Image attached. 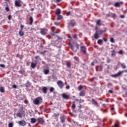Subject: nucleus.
I'll return each instance as SVG.
<instances>
[{
    "mask_svg": "<svg viewBox=\"0 0 127 127\" xmlns=\"http://www.w3.org/2000/svg\"><path fill=\"white\" fill-rule=\"evenodd\" d=\"M74 59H75L77 62H79V58H77L76 57H74Z\"/></svg>",
    "mask_w": 127,
    "mask_h": 127,
    "instance_id": "49530a36",
    "label": "nucleus"
},
{
    "mask_svg": "<svg viewBox=\"0 0 127 127\" xmlns=\"http://www.w3.org/2000/svg\"><path fill=\"white\" fill-rule=\"evenodd\" d=\"M73 38H74V39H78V37L77 36V34H74L73 36Z\"/></svg>",
    "mask_w": 127,
    "mask_h": 127,
    "instance_id": "a19ab883",
    "label": "nucleus"
},
{
    "mask_svg": "<svg viewBox=\"0 0 127 127\" xmlns=\"http://www.w3.org/2000/svg\"><path fill=\"white\" fill-rule=\"evenodd\" d=\"M110 42H111L112 43H115V40L114 39V38L111 37V38H110Z\"/></svg>",
    "mask_w": 127,
    "mask_h": 127,
    "instance_id": "72a5a7b5",
    "label": "nucleus"
},
{
    "mask_svg": "<svg viewBox=\"0 0 127 127\" xmlns=\"http://www.w3.org/2000/svg\"><path fill=\"white\" fill-rule=\"evenodd\" d=\"M80 49L83 54H87V48L85 46H81Z\"/></svg>",
    "mask_w": 127,
    "mask_h": 127,
    "instance_id": "9b49d317",
    "label": "nucleus"
},
{
    "mask_svg": "<svg viewBox=\"0 0 127 127\" xmlns=\"http://www.w3.org/2000/svg\"><path fill=\"white\" fill-rule=\"evenodd\" d=\"M58 20H60V19H62V15L59 14L58 15Z\"/></svg>",
    "mask_w": 127,
    "mask_h": 127,
    "instance_id": "473e14b6",
    "label": "nucleus"
},
{
    "mask_svg": "<svg viewBox=\"0 0 127 127\" xmlns=\"http://www.w3.org/2000/svg\"><path fill=\"white\" fill-rule=\"evenodd\" d=\"M24 27V25H20V30H21V31H22V30H23V28Z\"/></svg>",
    "mask_w": 127,
    "mask_h": 127,
    "instance_id": "c03bdc74",
    "label": "nucleus"
},
{
    "mask_svg": "<svg viewBox=\"0 0 127 127\" xmlns=\"http://www.w3.org/2000/svg\"><path fill=\"white\" fill-rule=\"evenodd\" d=\"M55 13L57 15H59L61 13V9L60 8H57L55 11Z\"/></svg>",
    "mask_w": 127,
    "mask_h": 127,
    "instance_id": "f3484780",
    "label": "nucleus"
},
{
    "mask_svg": "<svg viewBox=\"0 0 127 127\" xmlns=\"http://www.w3.org/2000/svg\"><path fill=\"white\" fill-rule=\"evenodd\" d=\"M116 16H117V15L116 14V13H113L112 14V17L113 18H115L116 17Z\"/></svg>",
    "mask_w": 127,
    "mask_h": 127,
    "instance_id": "de8ad7c7",
    "label": "nucleus"
},
{
    "mask_svg": "<svg viewBox=\"0 0 127 127\" xmlns=\"http://www.w3.org/2000/svg\"><path fill=\"white\" fill-rule=\"evenodd\" d=\"M120 17L121 18H125V15H121Z\"/></svg>",
    "mask_w": 127,
    "mask_h": 127,
    "instance_id": "680f3d73",
    "label": "nucleus"
},
{
    "mask_svg": "<svg viewBox=\"0 0 127 127\" xmlns=\"http://www.w3.org/2000/svg\"><path fill=\"white\" fill-rule=\"evenodd\" d=\"M18 125L21 126V127H24L25 126H26V122L24 120H21L18 122Z\"/></svg>",
    "mask_w": 127,
    "mask_h": 127,
    "instance_id": "1a4fd4ad",
    "label": "nucleus"
},
{
    "mask_svg": "<svg viewBox=\"0 0 127 127\" xmlns=\"http://www.w3.org/2000/svg\"><path fill=\"white\" fill-rule=\"evenodd\" d=\"M25 86L26 87V88L30 87V83H29V81H27V82L25 84Z\"/></svg>",
    "mask_w": 127,
    "mask_h": 127,
    "instance_id": "cd10ccee",
    "label": "nucleus"
},
{
    "mask_svg": "<svg viewBox=\"0 0 127 127\" xmlns=\"http://www.w3.org/2000/svg\"><path fill=\"white\" fill-rule=\"evenodd\" d=\"M56 27H54V26H53L51 27V29H53V30H55Z\"/></svg>",
    "mask_w": 127,
    "mask_h": 127,
    "instance_id": "69168bd1",
    "label": "nucleus"
},
{
    "mask_svg": "<svg viewBox=\"0 0 127 127\" xmlns=\"http://www.w3.org/2000/svg\"><path fill=\"white\" fill-rule=\"evenodd\" d=\"M65 88L67 90H69V89H70V86L66 85Z\"/></svg>",
    "mask_w": 127,
    "mask_h": 127,
    "instance_id": "13d9d810",
    "label": "nucleus"
},
{
    "mask_svg": "<svg viewBox=\"0 0 127 127\" xmlns=\"http://www.w3.org/2000/svg\"><path fill=\"white\" fill-rule=\"evenodd\" d=\"M36 121H37V120L34 118H31V124H35L36 123Z\"/></svg>",
    "mask_w": 127,
    "mask_h": 127,
    "instance_id": "6ab92c4d",
    "label": "nucleus"
},
{
    "mask_svg": "<svg viewBox=\"0 0 127 127\" xmlns=\"http://www.w3.org/2000/svg\"><path fill=\"white\" fill-rule=\"evenodd\" d=\"M111 56L114 57L116 56V51L115 50H113V51H111Z\"/></svg>",
    "mask_w": 127,
    "mask_h": 127,
    "instance_id": "5701e85b",
    "label": "nucleus"
},
{
    "mask_svg": "<svg viewBox=\"0 0 127 127\" xmlns=\"http://www.w3.org/2000/svg\"><path fill=\"white\" fill-rule=\"evenodd\" d=\"M0 67H1L2 68H4L5 67V65L3 64H0Z\"/></svg>",
    "mask_w": 127,
    "mask_h": 127,
    "instance_id": "09e8293b",
    "label": "nucleus"
},
{
    "mask_svg": "<svg viewBox=\"0 0 127 127\" xmlns=\"http://www.w3.org/2000/svg\"><path fill=\"white\" fill-rule=\"evenodd\" d=\"M66 66L70 68L71 67V63L69 62H68L66 63Z\"/></svg>",
    "mask_w": 127,
    "mask_h": 127,
    "instance_id": "e433bc0d",
    "label": "nucleus"
},
{
    "mask_svg": "<svg viewBox=\"0 0 127 127\" xmlns=\"http://www.w3.org/2000/svg\"><path fill=\"white\" fill-rule=\"evenodd\" d=\"M123 50H120V51H119V54H123Z\"/></svg>",
    "mask_w": 127,
    "mask_h": 127,
    "instance_id": "bf43d9fd",
    "label": "nucleus"
},
{
    "mask_svg": "<svg viewBox=\"0 0 127 127\" xmlns=\"http://www.w3.org/2000/svg\"><path fill=\"white\" fill-rule=\"evenodd\" d=\"M48 32V29L43 28L40 29V33L42 35H46Z\"/></svg>",
    "mask_w": 127,
    "mask_h": 127,
    "instance_id": "7ed1b4c3",
    "label": "nucleus"
},
{
    "mask_svg": "<svg viewBox=\"0 0 127 127\" xmlns=\"http://www.w3.org/2000/svg\"><path fill=\"white\" fill-rule=\"evenodd\" d=\"M61 123H65V118H64L63 116L61 117Z\"/></svg>",
    "mask_w": 127,
    "mask_h": 127,
    "instance_id": "a878e982",
    "label": "nucleus"
},
{
    "mask_svg": "<svg viewBox=\"0 0 127 127\" xmlns=\"http://www.w3.org/2000/svg\"><path fill=\"white\" fill-rule=\"evenodd\" d=\"M78 89V91H81V90L83 89V86L79 85Z\"/></svg>",
    "mask_w": 127,
    "mask_h": 127,
    "instance_id": "c9c22d12",
    "label": "nucleus"
},
{
    "mask_svg": "<svg viewBox=\"0 0 127 127\" xmlns=\"http://www.w3.org/2000/svg\"><path fill=\"white\" fill-rule=\"evenodd\" d=\"M70 25H71V26H72V27H74V26H75V23L74 22H70L69 23Z\"/></svg>",
    "mask_w": 127,
    "mask_h": 127,
    "instance_id": "58836bf2",
    "label": "nucleus"
},
{
    "mask_svg": "<svg viewBox=\"0 0 127 127\" xmlns=\"http://www.w3.org/2000/svg\"><path fill=\"white\" fill-rule=\"evenodd\" d=\"M24 104H28V100H25L24 101Z\"/></svg>",
    "mask_w": 127,
    "mask_h": 127,
    "instance_id": "5fc2aeb1",
    "label": "nucleus"
},
{
    "mask_svg": "<svg viewBox=\"0 0 127 127\" xmlns=\"http://www.w3.org/2000/svg\"><path fill=\"white\" fill-rule=\"evenodd\" d=\"M62 97H63V99H65V100H69V98H70V96L67 95V94L65 93H63L62 95Z\"/></svg>",
    "mask_w": 127,
    "mask_h": 127,
    "instance_id": "4468645a",
    "label": "nucleus"
},
{
    "mask_svg": "<svg viewBox=\"0 0 127 127\" xmlns=\"http://www.w3.org/2000/svg\"><path fill=\"white\" fill-rule=\"evenodd\" d=\"M78 108L79 110H81V109L82 108V105L80 104L78 106Z\"/></svg>",
    "mask_w": 127,
    "mask_h": 127,
    "instance_id": "338daca9",
    "label": "nucleus"
},
{
    "mask_svg": "<svg viewBox=\"0 0 127 127\" xmlns=\"http://www.w3.org/2000/svg\"><path fill=\"white\" fill-rule=\"evenodd\" d=\"M96 25L100 26L101 25V20L98 19L96 21Z\"/></svg>",
    "mask_w": 127,
    "mask_h": 127,
    "instance_id": "bb28decb",
    "label": "nucleus"
},
{
    "mask_svg": "<svg viewBox=\"0 0 127 127\" xmlns=\"http://www.w3.org/2000/svg\"><path fill=\"white\" fill-rule=\"evenodd\" d=\"M5 9H6V11H9V7H6Z\"/></svg>",
    "mask_w": 127,
    "mask_h": 127,
    "instance_id": "052dcab7",
    "label": "nucleus"
},
{
    "mask_svg": "<svg viewBox=\"0 0 127 127\" xmlns=\"http://www.w3.org/2000/svg\"><path fill=\"white\" fill-rule=\"evenodd\" d=\"M113 86V84L111 83H108V84H107V87L109 88V87H111V86Z\"/></svg>",
    "mask_w": 127,
    "mask_h": 127,
    "instance_id": "37998d69",
    "label": "nucleus"
},
{
    "mask_svg": "<svg viewBox=\"0 0 127 127\" xmlns=\"http://www.w3.org/2000/svg\"><path fill=\"white\" fill-rule=\"evenodd\" d=\"M43 93H44V94H46L47 93V87H43Z\"/></svg>",
    "mask_w": 127,
    "mask_h": 127,
    "instance_id": "aec40b11",
    "label": "nucleus"
},
{
    "mask_svg": "<svg viewBox=\"0 0 127 127\" xmlns=\"http://www.w3.org/2000/svg\"><path fill=\"white\" fill-rule=\"evenodd\" d=\"M72 110H74L76 109V104H75V102H73L72 105L71 106Z\"/></svg>",
    "mask_w": 127,
    "mask_h": 127,
    "instance_id": "393cba45",
    "label": "nucleus"
},
{
    "mask_svg": "<svg viewBox=\"0 0 127 127\" xmlns=\"http://www.w3.org/2000/svg\"><path fill=\"white\" fill-rule=\"evenodd\" d=\"M121 67L123 68V69H126L127 68V66L126 65V64H125L123 63L121 64Z\"/></svg>",
    "mask_w": 127,
    "mask_h": 127,
    "instance_id": "7c9ffc66",
    "label": "nucleus"
},
{
    "mask_svg": "<svg viewBox=\"0 0 127 127\" xmlns=\"http://www.w3.org/2000/svg\"><path fill=\"white\" fill-rule=\"evenodd\" d=\"M100 34H99V33L98 32V31L95 32V33L94 35V37L95 39H98V38L100 37L99 36Z\"/></svg>",
    "mask_w": 127,
    "mask_h": 127,
    "instance_id": "dca6fc26",
    "label": "nucleus"
},
{
    "mask_svg": "<svg viewBox=\"0 0 127 127\" xmlns=\"http://www.w3.org/2000/svg\"><path fill=\"white\" fill-rule=\"evenodd\" d=\"M115 127H120V123L119 122H117L115 124Z\"/></svg>",
    "mask_w": 127,
    "mask_h": 127,
    "instance_id": "f704fd0d",
    "label": "nucleus"
},
{
    "mask_svg": "<svg viewBox=\"0 0 127 127\" xmlns=\"http://www.w3.org/2000/svg\"><path fill=\"white\" fill-rule=\"evenodd\" d=\"M29 24L30 25H32V24L33 23V17L32 16H31L29 18Z\"/></svg>",
    "mask_w": 127,
    "mask_h": 127,
    "instance_id": "a211bd4d",
    "label": "nucleus"
},
{
    "mask_svg": "<svg viewBox=\"0 0 127 127\" xmlns=\"http://www.w3.org/2000/svg\"><path fill=\"white\" fill-rule=\"evenodd\" d=\"M36 65H37V64L32 63L31 64V67L33 68H35V67H36Z\"/></svg>",
    "mask_w": 127,
    "mask_h": 127,
    "instance_id": "b1692460",
    "label": "nucleus"
},
{
    "mask_svg": "<svg viewBox=\"0 0 127 127\" xmlns=\"http://www.w3.org/2000/svg\"><path fill=\"white\" fill-rule=\"evenodd\" d=\"M52 33L51 34H52V35H53V36H55V34H56V33H57V32H55V30H52Z\"/></svg>",
    "mask_w": 127,
    "mask_h": 127,
    "instance_id": "2f4dec72",
    "label": "nucleus"
},
{
    "mask_svg": "<svg viewBox=\"0 0 127 127\" xmlns=\"http://www.w3.org/2000/svg\"><path fill=\"white\" fill-rule=\"evenodd\" d=\"M103 40H104V41H105V42H107V41H108V39L105 38H103Z\"/></svg>",
    "mask_w": 127,
    "mask_h": 127,
    "instance_id": "6e6d98bb",
    "label": "nucleus"
},
{
    "mask_svg": "<svg viewBox=\"0 0 127 127\" xmlns=\"http://www.w3.org/2000/svg\"><path fill=\"white\" fill-rule=\"evenodd\" d=\"M13 127V124L12 123H10L8 124V127Z\"/></svg>",
    "mask_w": 127,
    "mask_h": 127,
    "instance_id": "ea45409f",
    "label": "nucleus"
},
{
    "mask_svg": "<svg viewBox=\"0 0 127 127\" xmlns=\"http://www.w3.org/2000/svg\"><path fill=\"white\" fill-rule=\"evenodd\" d=\"M15 6H18V7H20L21 6V0H16L15 1Z\"/></svg>",
    "mask_w": 127,
    "mask_h": 127,
    "instance_id": "0eeeda50",
    "label": "nucleus"
},
{
    "mask_svg": "<svg viewBox=\"0 0 127 127\" xmlns=\"http://www.w3.org/2000/svg\"><path fill=\"white\" fill-rule=\"evenodd\" d=\"M107 31V28H104L103 30H100L99 31H97V32H98V34H99V35H102V34H103V33H105V32H106Z\"/></svg>",
    "mask_w": 127,
    "mask_h": 127,
    "instance_id": "9d476101",
    "label": "nucleus"
},
{
    "mask_svg": "<svg viewBox=\"0 0 127 127\" xmlns=\"http://www.w3.org/2000/svg\"><path fill=\"white\" fill-rule=\"evenodd\" d=\"M54 91V88L53 87H51L50 89V93H52Z\"/></svg>",
    "mask_w": 127,
    "mask_h": 127,
    "instance_id": "79ce46f5",
    "label": "nucleus"
},
{
    "mask_svg": "<svg viewBox=\"0 0 127 127\" xmlns=\"http://www.w3.org/2000/svg\"><path fill=\"white\" fill-rule=\"evenodd\" d=\"M54 24H55V25H59V22H55V23H54Z\"/></svg>",
    "mask_w": 127,
    "mask_h": 127,
    "instance_id": "774afa93",
    "label": "nucleus"
},
{
    "mask_svg": "<svg viewBox=\"0 0 127 127\" xmlns=\"http://www.w3.org/2000/svg\"><path fill=\"white\" fill-rule=\"evenodd\" d=\"M79 46H80V45H79V44H75V47H76V50L75 51H77V50H78V49H79Z\"/></svg>",
    "mask_w": 127,
    "mask_h": 127,
    "instance_id": "4c0bfd02",
    "label": "nucleus"
},
{
    "mask_svg": "<svg viewBox=\"0 0 127 127\" xmlns=\"http://www.w3.org/2000/svg\"><path fill=\"white\" fill-rule=\"evenodd\" d=\"M86 94V91L85 90H82L80 92L79 96V97H84Z\"/></svg>",
    "mask_w": 127,
    "mask_h": 127,
    "instance_id": "2eb2a0df",
    "label": "nucleus"
},
{
    "mask_svg": "<svg viewBox=\"0 0 127 127\" xmlns=\"http://www.w3.org/2000/svg\"><path fill=\"white\" fill-rule=\"evenodd\" d=\"M50 70L48 69H45L44 70V73L45 75H48L49 74Z\"/></svg>",
    "mask_w": 127,
    "mask_h": 127,
    "instance_id": "412c9836",
    "label": "nucleus"
},
{
    "mask_svg": "<svg viewBox=\"0 0 127 127\" xmlns=\"http://www.w3.org/2000/svg\"><path fill=\"white\" fill-rule=\"evenodd\" d=\"M109 93H110V94H113V93H114V91H113V90H109Z\"/></svg>",
    "mask_w": 127,
    "mask_h": 127,
    "instance_id": "e2e57ef3",
    "label": "nucleus"
},
{
    "mask_svg": "<svg viewBox=\"0 0 127 127\" xmlns=\"http://www.w3.org/2000/svg\"><path fill=\"white\" fill-rule=\"evenodd\" d=\"M62 0H54L55 2H60Z\"/></svg>",
    "mask_w": 127,
    "mask_h": 127,
    "instance_id": "603ef678",
    "label": "nucleus"
},
{
    "mask_svg": "<svg viewBox=\"0 0 127 127\" xmlns=\"http://www.w3.org/2000/svg\"><path fill=\"white\" fill-rule=\"evenodd\" d=\"M70 14H71V12L68 11L66 12V15H70Z\"/></svg>",
    "mask_w": 127,
    "mask_h": 127,
    "instance_id": "4d7b16f0",
    "label": "nucleus"
},
{
    "mask_svg": "<svg viewBox=\"0 0 127 127\" xmlns=\"http://www.w3.org/2000/svg\"><path fill=\"white\" fill-rule=\"evenodd\" d=\"M41 103H42V98L40 97L35 98L33 100V104L34 105H40Z\"/></svg>",
    "mask_w": 127,
    "mask_h": 127,
    "instance_id": "f03ea898",
    "label": "nucleus"
},
{
    "mask_svg": "<svg viewBox=\"0 0 127 127\" xmlns=\"http://www.w3.org/2000/svg\"><path fill=\"white\" fill-rule=\"evenodd\" d=\"M12 88H13L14 89H16L17 88V86H16V85L14 84L12 86Z\"/></svg>",
    "mask_w": 127,
    "mask_h": 127,
    "instance_id": "8fccbe9b",
    "label": "nucleus"
},
{
    "mask_svg": "<svg viewBox=\"0 0 127 127\" xmlns=\"http://www.w3.org/2000/svg\"><path fill=\"white\" fill-rule=\"evenodd\" d=\"M91 66H94L95 65V62H93L91 64Z\"/></svg>",
    "mask_w": 127,
    "mask_h": 127,
    "instance_id": "0e129e2a",
    "label": "nucleus"
},
{
    "mask_svg": "<svg viewBox=\"0 0 127 127\" xmlns=\"http://www.w3.org/2000/svg\"><path fill=\"white\" fill-rule=\"evenodd\" d=\"M8 19L9 20H10V19H11V15H9L8 16Z\"/></svg>",
    "mask_w": 127,
    "mask_h": 127,
    "instance_id": "864d4df0",
    "label": "nucleus"
},
{
    "mask_svg": "<svg viewBox=\"0 0 127 127\" xmlns=\"http://www.w3.org/2000/svg\"><path fill=\"white\" fill-rule=\"evenodd\" d=\"M103 68L104 67L102 65H99L96 67V70L97 72H102L103 71Z\"/></svg>",
    "mask_w": 127,
    "mask_h": 127,
    "instance_id": "423d86ee",
    "label": "nucleus"
},
{
    "mask_svg": "<svg viewBox=\"0 0 127 127\" xmlns=\"http://www.w3.org/2000/svg\"><path fill=\"white\" fill-rule=\"evenodd\" d=\"M37 122H38L40 125H44V123H45L44 119L42 118H38L37 119Z\"/></svg>",
    "mask_w": 127,
    "mask_h": 127,
    "instance_id": "39448f33",
    "label": "nucleus"
},
{
    "mask_svg": "<svg viewBox=\"0 0 127 127\" xmlns=\"http://www.w3.org/2000/svg\"><path fill=\"white\" fill-rule=\"evenodd\" d=\"M19 113H17L16 116L18 118H22V116L25 114V111L23 110V106L20 107L19 109Z\"/></svg>",
    "mask_w": 127,
    "mask_h": 127,
    "instance_id": "f257e3e1",
    "label": "nucleus"
},
{
    "mask_svg": "<svg viewBox=\"0 0 127 127\" xmlns=\"http://www.w3.org/2000/svg\"><path fill=\"white\" fill-rule=\"evenodd\" d=\"M57 85L58 86V87H59V88H60V89H62V88H63L64 85L63 84V81H62V80H59L57 82Z\"/></svg>",
    "mask_w": 127,
    "mask_h": 127,
    "instance_id": "6e6552de",
    "label": "nucleus"
},
{
    "mask_svg": "<svg viewBox=\"0 0 127 127\" xmlns=\"http://www.w3.org/2000/svg\"><path fill=\"white\" fill-rule=\"evenodd\" d=\"M124 72H126V73H127V69L125 70L120 71L118 72V73L113 75L112 77H114L115 78L117 77H119V76H121L122 75V73H124Z\"/></svg>",
    "mask_w": 127,
    "mask_h": 127,
    "instance_id": "20e7f679",
    "label": "nucleus"
},
{
    "mask_svg": "<svg viewBox=\"0 0 127 127\" xmlns=\"http://www.w3.org/2000/svg\"><path fill=\"white\" fill-rule=\"evenodd\" d=\"M111 62V59L109 58L107 59V63H110Z\"/></svg>",
    "mask_w": 127,
    "mask_h": 127,
    "instance_id": "3c124183",
    "label": "nucleus"
},
{
    "mask_svg": "<svg viewBox=\"0 0 127 127\" xmlns=\"http://www.w3.org/2000/svg\"><path fill=\"white\" fill-rule=\"evenodd\" d=\"M19 36H23V35H24V32H23L21 30H20L19 31Z\"/></svg>",
    "mask_w": 127,
    "mask_h": 127,
    "instance_id": "4be33fe9",
    "label": "nucleus"
},
{
    "mask_svg": "<svg viewBox=\"0 0 127 127\" xmlns=\"http://www.w3.org/2000/svg\"><path fill=\"white\" fill-rule=\"evenodd\" d=\"M91 102L92 103V105H94V106H96V107L99 106V103H98L97 100H95V99H92L91 100Z\"/></svg>",
    "mask_w": 127,
    "mask_h": 127,
    "instance_id": "f8f14e48",
    "label": "nucleus"
},
{
    "mask_svg": "<svg viewBox=\"0 0 127 127\" xmlns=\"http://www.w3.org/2000/svg\"><path fill=\"white\" fill-rule=\"evenodd\" d=\"M103 42V40L102 39H99L97 41L98 44L99 45H102V43Z\"/></svg>",
    "mask_w": 127,
    "mask_h": 127,
    "instance_id": "c85d7f7f",
    "label": "nucleus"
},
{
    "mask_svg": "<svg viewBox=\"0 0 127 127\" xmlns=\"http://www.w3.org/2000/svg\"><path fill=\"white\" fill-rule=\"evenodd\" d=\"M45 53H46V51H44L40 52V54L44 55V54H45Z\"/></svg>",
    "mask_w": 127,
    "mask_h": 127,
    "instance_id": "a18cd8bd",
    "label": "nucleus"
},
{
    "mask_svg": "<svg viewBox=\"0 0 127 127\" xmlns=\"http://www.w3.org/2000/svg\"><path fill=\"white\" fill-rule=\"evenodd\" d=\"M121 4H124V2H117L115 3L114 6L115 7H120V5H121Z\"/></svg>",
    "mask_w": 127,
    "mask_h": 127,
    "instance_id": "ddd939ff",
    "label": "nucleus"
},
{
    "mask_svg": "<svg viewBox=\"0 0 127 127\" xmlns=\"http://www.w3.org/2000/svg\"><path fill=\"white\" fill-rule=\"evenodd\" d=\"M0 93H4V87H0Z\"/></svg>",
    "mask_w": 127,
    "mask_h": 127,
    "instance_id": "c756f323",
    "label": "nucleus"
}]
</instances>
